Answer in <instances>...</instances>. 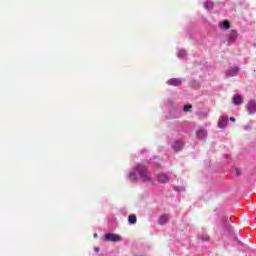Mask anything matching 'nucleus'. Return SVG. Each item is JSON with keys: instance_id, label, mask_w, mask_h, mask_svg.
<instances>
[{"instance_id": "1", "label": "nucleus", "mask_w": 256, "mask_h": 256, "mask_svg": "<svg viewBox=\"0 0 256 256\" xmlns=\"http://www.w3.org/2000/svg\"><path fill=\"white\" fill-rule=\"evenodd\" d=\"M136 171L140 174V177L144 183H151L152 185H155V180L153 179V176L149 175L147 173V167L143 166L141 164L136 165Z\"/></svg>"}, {"instance_id": "2", "label": "nucleus", "mask_w": 256, "mask_h": 256, "mask_svg": "<svg viewBox=\"0 0 256 256\" xmlns=\"http://www.w3.org/2000/svg\"><path fill=\"white\" fill-rule=\"evenodd\" d=\"M104 241H112V243H119L121 236L113 233H108L104 236Z\"/></svg>"}, {"instance_id": "3", "label": "nucleus", "mask_w": 256, "mask_h": 256, "mask_svg": "<svg viewBox=\"0 0 256 256\" xmlns=\"http://www.w3.org/2000/svg\"><path fill=\"white\" fill-rule=\"evenodd\" d=\"M246 109H247L248 113H250V115H253V113H256V102H255V100H250L246 104Z\"/></svg>"}, {"instance_id": "4", "label": "nucleus", "mask_w": 256, "mask_h": 256, "mask_svg": "<svg viewBox=\"0 0 256 256\" xmlns=\"http://www.w3.org/2000/svg\"><path fill=\"white\" fill-rule=\"evenodd\" d=\"M239 37V33H237L236 30H232L229 34H228V38H227V42L228 43H235V41H237V38Z\"/></svg>"}, {"instance_id": "5", "label": "nucleus", "mask_w": 256, "mask_h": 256, "mask_svg": "<svg viewBox=\"0 0 256 256\" xmlns=\"http://www.w3.org/2000/svg\"><path fill=\"white\" fill-rule=\"evenodd\" d=\"M239 71H240L239 67L234 66L231 69L226 71V75L227 77H235L236 75H239Z\"/></svg>"}, {"instance_id": "6", "label": "nucleus", "mask_w": 256, "mask_h": 256, "mask_svg": "<svg viewBox=\"0 0 256 256\" xmlns=\"http://www.w3.org/2000/svg\"><path fill=\"white\" fill-rule=\"evenodd\" d=\"M227 123H229V118H227V116H221L218 120V127H220V129H225Z\"/></svg>"}, {"instance_id": "7", "label": "nucleus", "mask_w": 256, "mask_h": 256, "mask_svg": "<svg viewBox=\"0 0 256 256\" xmlns=\"http://www.w3.org/2000/svg\"><path fill=\"white\" fill-rule=\"evenodd\" d=\"M181 83H183L181 78H171L167 81V84L171 85L172 87H179V85H181Z\"/></svg>"}, {"instance_id": "8", "label": "nucleus", "mask_w": 256, "mask_h": 256, "mask_svg": "<svg viewBox=\"0 0 256 256\" xmlns=\"http://www.w3.org/2000/svg\"><path fill=\"white\" fill-rule=\"evenodd\" d=\"M135 171H138L137 166L129 174V179L130 181H132V183H137V181L139 180V178L137 177V173Z\"/></svg>"}, {"instance_id": "9", "label": "nucleus", "mask_w": 256, "mask_h": 256, "mask_svg": "<svg viewBox=\"0 0 256 256\" xmlns=\"http://www.w3.org/2000/svg\"><path fill=\"white\" fill-rule=\"evenodd\" d=\"M220 29H231V22L229 20H224L223 22L219 23Z\"/></svg>"}, {"instance_id": "10", "label": "nucleus", "mask_w": 256, "mask_h": 256, "mask_svg": "<svg viewBox=\"0 0 256 256\" xmlns=\"http://www.w3.org/2000/svg\"><path fill=\"white\" fill-rule=\"evenodd\" d=\"M158 181L159 183H167V181H169V176H167L165 173H160L158 175Z\"/></svg>"}, {"instance_id": "11", "label": "nucleus", "mask_w": 256, "mask_h": 256, "mask_svg": "<svg viewBox=\"0 0 256 256\" xmlns=\"http://www.w3.org/2000/svg\"><path fill=\"white\" fill-rule=\"evenodd\" d=\"M233 103L234 105H241V103H243V98H241L239 94H236L233 97Z\"/></svg>"}, {"instance_id": "12", "label": "nucleus", "mask_w": 256, "mask_h": 256, "mask_svg": "<svg viewBox=\"0 0 256 256\" xmlns=\"http://www.w3.org/2000/svg\"><path fill=\"white\" fill-rule=\"evenodd\" d=\"M181 147H183V141L178 140V141L174 142V144H173L174 150L180 151Z\"/></svg>"}, {"instance_id": "13", "label": "nucleus", "mask_w": 256, "mask_h": 256, "mask_svg": "<svg viewBox=\"0 0 256 256\" xmlns=\"http://www.w3.org/2000/svg\"><path fill=\"white\" fill-rule=\"evenodd\" d=\"M200 241H210L211 237L207 233H202L198 236Z\"/></svg>"}, {"instance_id": "14", "label": "nucleus", "mask_w": 256, "mask_h": 256, "mask_svg": "<svg viewBox=\"0 0 256 256\" xmlns=\"http://www.w3.org/2000/svg\"><path fill=\"white\" fill-rule=\"evenodd\" d=\"M128 221H129V223H130L131 225H135V223H137V216H135V215H130V216L128 217Z\"/></svg>"}, {"instance_id": "15", "label": "nucleus", "mask_w": 256, "mask_h": 256, "mask_svg": "<svg viewBox=\"0 0 256 256\" xmlns=\"http://www.w3.org/2000/svg\"><path fill=\"white\" fill-rule=\"evenodd\" d=\"M168 219L169 218L167 217V215H162L159 219V223H161V225H163V223H167Z\"/></svg>"}, {"instance_id": "16", "label": "nucleus", "mask_w": 256, "mask_h": 256, "mask_svg": "<svg viewBox=\"0 0 256 256\" xmlns=\"http://www.w3.org/2000/svg\"><path fill=\"white\" fill-rule=\"evenodd\" d=\"M187 56V51H185V50H180L179 52H178V57L180 58V59H183V57H186Z\"/></svg>"}, {"instance_id": "17", "label": "nucleus", "mask_w": 256, "mask_h": 256, "mask_svg": "<svg viewBox=\"0 0 256 256\" xmlns=\"http://www.w3.org/2000/svg\"><path fill=\"white\" fill-rule=\"evenodd\" d=\"M191 109H193V106L192 105H185L183 107V111H185L186 113L187 112H191Z\"/></svg>"}, {"instance_id": "18", "label": "nucleus", "mask_w": 256, "mask_h": 256, "mask_svg": "<svg viewBox=\"0 0 256 256\" xmlns=\"http://www.w3.org/2000/svg\"><path fill=\"white\" fill-rule=\"evenodd\" d=\"M235 173H236V175L239 177V176L242 175L243 171L241 170V168H236V169H235Z\"/></svg>"}, {"instance_id": "19", "label": "nucleus", "mask_w": 256, "mask_h": 256, "mask_svg": "<svg viewBox=\"0 0 256 256\" xmlns=\"http://www.w3.org/2000/svg\"><path fill=\"white\" fill-rule=\"evenodd\" d=\"M204 7H205V9H209V2H205Z\"/></svg>"}, {"instance_id": "20", "label": "nucleus", "mask_w": 256, "mask_h": 256, "mask_svg": "<svg viewBox=\"0 0 256 256\" xmlns=\"http://www.w3.org/2000/svg\"><path fill=\"white\" fill-rule=\"evenodd\" d=\"M230 121H232V123H235V117H230Z\"/></svg>"}, {"instance_id": "21", "label": "nucleus", "mask_w": 256, "mask_h": 256, "mask_svg": "<svg viewBox=\"0 0 256 256\" xmlns=\"http://www.w3.org/2000/svg\"><path fill=\"white\" fill-rule=\"evenodd\" d=\"M94 250L96 251V253H99V247H95Z\"/></svg>"}, {"instance_id": "22", "label": "nucleus", "mask_w": 256, "mask_h": 256, "mask_svg": "<svg viewBox=\"0 0 256 256\" xmlns=\"http://www.w3.org/2000/svg\"><path fill=\"white\" fill-rule=\"evenodd\" d=\"M197 133H198V135H199V133H202L203 135L205 134V132H203V131H198Z\"/></svg>"}, {"instance_id": "23", "label": "nucleus", "mask_w": 256, "mask_h": 256, "mask_svg": "<svg viewBox=\"0 0 256 256\" xmlns=\"http://www.w3.org/2000/svg\"><path fill=\"white\" fill-rule=\"evenodd\" d=\"M94 237H97V234H94Z\"/></svg>"}]
</instances>
